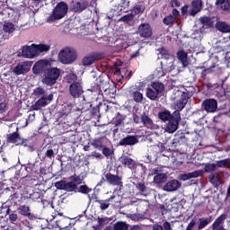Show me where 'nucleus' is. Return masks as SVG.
Masks as SVG:
<instances>
[{"label": "nucleus", "mask_w": 230, "mask_h": 230, "mask_svg": "<svg viewBox=\"0 0 230 230\" xmlns=\"http://www.w3.org/2000/svg\"><path fill=\"white\" fill-rule=\"evenodd\" d=\"M84 93V88L81 82L73 83L69 85V94L73 98H79Z\"/></svg>", "instance_id": "obj_10"}, {"label": "nucleus", "mask_w": 230, "mask_h": 230, "mask_svg": "<svg viewBox=\"0 0 230 230\" xmlns=\"http://www.w3.org/2000/svg\"><path fill=\"white\" fill-rule=\"evenodd\" d=\"M22 57L25 58H34L37 57V51L35 49V44L31 46L22 47Z\"/></svg>", "instance_id": "obj_15"}, {"label": "nucleus", "mask_w": 230, "mask_h": 230, "mask_svg": "<svg viewBox=\"0 0 230 230\" xmlns=\"http://www.w3.org/2000/svg\"><path fill=\"white\" fill-rule=\"evenodd\" d=\"M66 183L67 182L66 181H59L56 182V188H58V190H66Z\"/></svg>", "instance_id": "obj_61"}, {"label": "nucleus", "mask_w": 230, "mask_h": 230, "mask_svg": "<svg viewBox=\"0 0 230 230\" xmlns=\"http://www.w3.org/2000/svg\"><path fill=\"white\" fill-rule=\"evenodd\" d=\"M168 177L165 173H160L154 176L153 182L155 184H161L166 182Z\"/></svg>", "instance_id": "obj_43"}, {"label": "nucleus", "mask_w": 230, "mask_h": 230, "mask_svg": "<svg viewBox=\"0 0 230 230\" xmlns=\"http://www.w3.org/2000/svg\"><path fill=\"white\" fill-rule=\"evenodd\" d=\"M77 185L72 181L66 182L65 190L68 192H76Z\"/></svg>", "instance_id": "obj_54"}, {"label": "nucleus", "mask_w": 230, "mask_h": 230, "mask_svg": "<svg viewBox=\"0 0 230 230\" xmlns=\"http://www.w3.org/2000/svg\"><path fill=\"white\" fill-rule=\"evenodd\" d=\"M201 175H202V171H195V172H192L181 174V180L187 181V180H190L191 178H198Z\"/></svg>", "instance_id": "obj_31"}, {"label": "nucleus", "mask_w": 230, "mask_h": 230, "mask_svg": "<svg viewBox=\"0 0 230 230\" xmlns=\"http://www.w3.org/2000/svg\"><path fill=\"white\" fill-rule=\"evenodd\" d=\"M77 81V75L75 74H69L66 75V83L72 84L73 83H78Z\"/></svg>", "instance_id": "obj_60"}, {"label": "nucleus", "mask_w": 230, "mask_h": 230, "mask_svg": "<svg viewBox=\"0 0 230 230\" xmlns=\"http://www.w3.org/2000/svg\"><path fill=\"white\" fill-rule=\"evenodd\" d=\"M9 191L13 192V194L9 195V200H11L16 206L22 205V203L24 201V197L21 193V190L18 189V190H14V189L13 187H11V188H7V189H5V190H4V192H5V194H8Z\"/></svg>", "instance_id": "obj_5"}, {"label": "nucleus", "mask_w": 230, "mask_h": 230, "mask_svg": "<svg viewBox=\"0 0 230 230\" xmlns=\"http://www.w3.org/2000/svg\"><path fill=\"white\" fill-rule=\"evenodd\" d=\"M32 94H34V97L36 98H41L43 96H49L46 90L42 88L41 86L37 87L34 89Z\"/></svg>", "instance_id": "obj_45"}, {"label": "nucleus", "mask_w": 230, "mask_h": 230, "mask_svg": "<svg viewBox=\"0 0 230 230\" xmlns=\"http://www.w3.org/2000/svg\"><path fill=\"white\" fill-rule=\"evenodd\" d=\"M45 157H48L49 159L55 157L54 150L51 148L47 149V152H45ZM45 157H43V159H45Z\"/></svg>", "instance_id": "obj_63"}, {"label": "nucleus", "mask_w": 230, "mask_h": 230, "mask_svg": "<svg viewBox=\"0 0 230 230\" xmlns=\"http://www.w3.org/2000/svg\"><path fill=\"white\" fill-rule=\"evenodd\" d=\"M87 177V173L81 172L78 175L74 173L72 176L69 177V180L72 181L73 183L76 184V186L84 184V179Z\"/></svg>", "instance_id": "obj_24"}, {"label": "nucleus", "mask_w": 230, "mask_h": 230, "mask_svg": "<svg viewBox=\"0 0 230 230\" xmlns=\"http://www.w3.org/2000/svg\"><path fill=\"white\" fill-rule=\"evenodd\" d=\"M97 220V225H95V226H93V228L95 229H99L102 226H104L105 225H107L109 223V220L107 217H98L96 218Z\"/></svg>", "instance_id": "obj_53"}, {"label": "nucleus", "mask_w": 230, "mask_h": 230, "mask_svg": "<svg viewBox=\"0 0 230 230\" xmlns=\"http://www.w3.org/2000/svg\"><path fill=\"white\" fill-rule=\"evenodd\" d=\"M18 206H20V207H18V213H20L22 216H25V217L31 216V210L30 207H28L26 205H22V204H20Z\"/></svg>", "instance_id": "obj_35"}, {"label": "nucleus", "mask_w": 230, "mask_h": 230, "mask_svg": "<svg viewBox=\"0 0 230 230\" xmlns=\"http://www.w3.org/2000/svg\"><path fill=\"white\" fill-rule=\"evenodd\" d=\"M160 65L161 67L159 68L157 75L161 76H164L166 73H171L174 69L172 60L169 61V59H165L164 64V62H161Z\"/></svg>", "instance_id": "obj_14"}, {"label": "nucleus", "mask_w": 230, "mask_h": 230, "mask_svg": "<svg viewBox=\"0 0 230 230\" xmlns=\"http://www.w3.org/2000/svg\"><path fill=\"white\" fill-rule=\"evenodd\" d=\"M32 72L34 75L43 74L41 82L47 86H53L57 84L60 76V70L57 67L45 68V63L43 61H38L32 66Z\"/></svg>", "instance_id": "obj_1"}, {"label": "nucleus", "mask_w": 230, "mask_h": 230, "mask_svg": "<svg viewBox=\"0 0 230 230\" xmlns=\"http://www.w3.org/2000/svg\"><path fill=\"white\" fill-rule=\"evenodd\" d=\"M102 58V53H91L82 59L83 66H91Z\"/></svg>", "instance_id": "obj_13"}, {"label": "nucleus", "mask_w": 230, "mask_h": 230, "mask_svg": "<svg viewBox=\"0 0 230 230\" xmlns=\"http://www.w3.org/2000/svg\"><path fill=\"white\" fill-rule=\"evenodd\" d=\"M141 123L146 128H152L154 126L153 119L147 115L146 111L141 114Z\"/></svg>", "instance_id": "obj_27"}, {"label": "nucleus", "mask_w": 230, "mask_h": 230, "mask_svg": "<svg viewBox=\"0 0 230 230\" xmlns=\"http://www.w3.org/2000/svg\"><path fill=\"white\" fill-rule=\"evenodd\" d=\"M88 5H89V3L86 0H80L79 2H72L71 10L74 13H82L83 11L87 9Z\"/></svg>", "instance_id": "obj_18"}, {"label": "nucleus", "mask_w": 230, "mask_h": 230, "mask_svg": "<svg viewBox=\"0 0 230 230\" xmlns=\"http://www.w3.org/2000/svg\"><path fill=\"white\" fill-rule=\"evenodd\" d=\"M126 119V116H121L120 114H119V117H117L112 122L114 127H119V125H121L124 120Z\"/></svg>", "instance_id": "obj_59"}, {"label": "nucleus", "mask_w": 230, "mask_h": 230, "mask_svg": "<svg viewBox=\"0 0 230 230\" xmlns=\"http://www.w3.org/2000/svg\"><path fill=\"white\" fill-rule=\"evenodd\" d=\"M84 185L76 186L75 192L82 193V194H88L92 191V189H90L85 183H83Z\"/></svg>", "instance_id": "obj_51"}, {"label": "nucleus", "mask_w": 230, "mask_h": 230, "mask_svg": "<svg viewBox=\"0 0 230 230\" xmlns=\"http://www.w3.org/2000/svg\"><path fill=\"white\" fill-rule=\"evenodd\" d=\"M226 218L227 217L226 214H221L212 223V225L210 226V229H206V230H226L225 228V222Z\"/></svg>", "instance_id": "obj_8"}, {"label": "nucleus", "mask_w": 230, "mask_h": 230, "mask_svg": "<svg viewBox=\"0 0 230 230\" xmlns=\"http://www.w3.org/2000/svg\"><path fill=\"white\" fill-rule=\"evenodd\" d=\"M196 224H197V220L195 218L191 219L190 222L186 226L185 230H193Z\"/></svg>", "instance_id": "obj_64"}, {"label": "nucleus", "mask_w": 230, "mask_h": 230, "mask_svg": "<svg viewBox=\"0 0 230 230\" xmlns=\"http://www.w3.org/2000/svg\"><path fill=\"white\" fill-rule=\"evenodd\" d=\"M72 109L73 107L71 104L65 105L63 109H61L60 111L58 112V118L59 119L66 118L72 112Z\"/></svg>", "instance_id": "obj_30"}, {"label": "nucleus", "mask_w": 230, "mask_h": 230, "mask_svg": "<svg viewBox=\"0 0 230 230\" xmlns=\"http://www.w3.org/2000/svg\"><path fill=\"white\" fill-rule=\"evenodd\" d=\"M178 60L181 63L183 67H186L189 66V60H188V53L184 51L183 49L178 50L176 53Z\"/></svg>", "instance_id": "obj_26"}, {"label": "nucleus", "mask_w": 230, "mask_h": 230, "mask_svg": "<svg viewBox=\"0 0 230 230\" xmlns=\"http://www.w3.org/2000/svg\"><path fill=\"white\" fill-rule=\"evenodd\" d=\"M217 29L224 33H230V25L226 22H219L216 24Z\"/></svg>", "instance_id": "obj_34"}, {"label": "nucleus", "mask_w": 230, "mask_h": 230, "mask_svg": "<svg viewBox=\"0 0 230 230\" xmlns=\"http://www.w3.org/2000/svg\"><path fill=\"white\" fill-rule=\"evenodd\" d=\"M151 87L160 95L165 89V86L163 83L154 82L151 84Z\"/></svg>", "instance_id": "obj_38"}, {"label": "nucleus", "mask_w": 230, "mask_h": 230, "mask_svg": "<svg viewBox=\"0 0 230 230\" xmlns=\"http://www.w3.org/2000/svg\"><path fill=\"white\" fill-rule=\"evenodd\" d=\"M139 142L137 137L133 136V135H128L127 137H125L124 138L120 139L119 141V146H135L136 144H137Z\"/></svg>", "instance_id": "obj_17"}, {"label": "nucleus", "mask_w": 230, "mask_h": 230, "mask_svg": "<svg viewBox=\"0 0 230 230\" xmlns=\"http://www.w3.org/2000/svg\"><path fill=\"white\" fill-rule=\"evenodd\" d=\"M119 162L130 170H135L137 168L136 161H134V159L128 157V155H122L121 157H119Z\"/></svg>", "instance_id": "obj_21"}, {"label": "nucleus", "mask_w": 230, "mask_h": 230, "mask_svg": "<svg viewBox=\"0 0 230 230\" xmlns=\"http://www.w3.org/2000/svg\"><path fill=\"white\" fill-rule=\"evenodd\" d=\"M186 104L187 102L179 100L174 103V110L176 111H174L173 112H178L179 116H181V111L185 108Z\"/></svg>", "instance_id": "obj_47"}, {"label": "nucleus", "mask_w": 230, "mask_h": 230, "mask_svg": "<svg viewBox=\"0 0 230 230\" xmlns=\"http://www.w3.org/2000/svg\"><path fill=\"white\" fill-rule=\"evenodd\" d=\"M217 168H230V158L216 162Z\"/></svg>", "instance_id": "obj_48"}, {"label": "nucleus", "mask_w": 230, "mask_h": 230, "mask_svg": "<svg viewBox=\"0 0 230 230\" xmlns=\"http://www.w3.org/2000/svg\"><path fill=\"white\" fill-rule=\"evenodd\" d=\"M68 12V6L66 3L61 2L56 5L52 14L47 18V22H53L57 20L64 18Z\"/></svg>", "instance_id": "obj_3"}, {"label": "nucleus", "mask_w": 230, "mask_h": 230, "mask_svg": "<svg viewBox=\"0 0 230 230\" xmlns=\"http://www.w3.org/2000/svg\"><path fill=\"white\" fill-rule=\"evenodd\" d=\"M136 188L139 190L140 194L144 196H147L150 193V188L146 187L143 182L137 183Z\"/></svg>", "instance_id": "obj_36"}, {"label": "nucleus", "mask_w": 230, "mask_h": 230, "mask_svg": "<svg viewBox=\"0 0 230 230\" xmlns=\"http://www.w3.org/2000/svg\"><path fill=\"white\" fill-rule=\"evenodd\" d=\"M56 225H58V227L61 228V229H65V230H68L69 229V225H71L69 223V220L63 217L58 221H56Z\"/></svg>", "instance_id": "obj_41"}, {"label": "nucleus", "mask_w": 230, "mask_h": 230, "mask_svg": "<svg viewBox=\"0 0 230 230\" xmlns=\"http://www.w3.org/2000/svg\"><path fill=\"white\" fill-rule=\"evenodd\" d=\"M102 154L106 157L109 158L111 155H114V150L111 149L107 146H103L102 149Z\"/></svg>", "instance_id": "obj_56"}, {"label": "nucleus", "mask_w": 230, "mask_h": 230, "mask_svg": "<svg viewBox=\"0 0 230 230\" xmlns=\"http://www.w3.org/2000/svg\"><path fill=\"white\" fill-rule=\"evenodd\" d=\"M21 137L18 132H13L9 135H7V142L19 145L21 141Z\"/></svg>", "instance_id": "obj_32"}, {"label": "nucleus", "mask_w": 230, "mask_h": 230, "mask_svg": "<svg viewBox=\"0 0 230 230\" xmlns=\"http://www.w3.org/2000/svg\"><path fill=\"white\" fill-rule=\"evenodd\" d=\"M53 97L54 96L52 93L49 95H43V97H40V99L36 101V102H34L31 108L32 111H40V109L46 107L49 104V102L53 100Z\"/></svg>", "instance_id": "obj_7"}, {"label": "nucleus", "mask_w": 230, "mask_h": 230, "mask_svg": "<svg viewBox=\"0 0 230 230\" xmlns=\"http://www.w3.org/2000/svg\"><path fill=\"white\" fill-rule=\"evenodd\" d=\"M215 5L225 13H230V0H216Z\"/></svg>", "instance_id": "obj_25"}, {"label": "nucleus", "mask_w": 230, "mask_h": 230, "mask_svg": "<svg viewBox=\"0 0 230 230\" xmlns=\"http://www.w3.org/2000/svg\"><path fill=\"white\" fill-rule=\"evenodd\" d=\"M27 198L35 201V200H38L40 199V193L38 191L32 192V193L29 194V196H27Z\"/></svg>", "instance_id": "obj_62"}, {"label": "nucleus", "mask_w": 230, "mask_h": 230, "mask_svg": "<svg viewBox=\"0 0 230 230\" xmlns=\"http://www.w3.org/2000/svg\"><path fill=\"white\" fill-rule=\"evenodd\" d=\"M129 225L124 221H118L113 225V230H128Z\"/></svg>", "instance_id": "obj_46"}, {"label": "nucleus", "mask_w": 230, "mask_h": 230, "mask_svg": "<svg viewBox=\"0 0 230 230\" xmlns=\"http://www.w3.org/2000/svg\"><path fill=\"white\" fill-rule=\"evenodd\" d=\"M105 180L108 184L112 186H120L122 185V177L119 175L112 174L111 172L106 173Z\"/></svg>", "instance_id": "obj_16"}, {"label": "nucleus", "mask_w": 230, "mask_h": 230, "mask_svg": "<svg viewBox=\"0 0 230 230\" xmlns=\"http://www.w3.org/2000/svg\"><path fill=\"white\" fill-rule=\"evenodd\" d=\"M188 142L185 133L178 131L174 135V138L171 142V147L176 148L179 145H183Z\"/></svg>", "instance_id": "obj_12"}, {"label": "nucleus", "mask_w": 230, "mask_h": 230, "mask_svg": "<svg viewBox=\"0 0 230 230\" xmlns=\"http://www.w3.org/2000/svg\"><path fill=\"white\" fill-rule=\"evenodd\" d=\"M156 51L158 52V54L161 55L162 58H164L165 60L170 59L171 54L169 50H167L165 48L162 47L160 49H157Z\"/></svg>", "instance_id": "obj_50"}, {"label": "nucleus", "mask_w": 230, "mask_h": 230, "mask_svg": "<svg viewBox=\"0 0 230 230\" xmlns=\"http://www.w3.org/2000/svg\"><path fill=\"white\" fill-rule=\"evenodd\" d=\"M34 47L36 49L37 57L40 55V53L48 52L50 49V46L46 44H40V45L34 44Z\"/></svg>", "instance_id": "obj_40"}, {"label": "nucleus", "mask_w": 230, "mask_h": 230, "mask_svg": "<svg viewBox=\"0 0 230 230\" xmlns=\"http://www.w3.org/2000/svg\"><path fill=\"white\" fill-rule=\"evenodd\" d=\"M181 186V185L178 180H171L164 184L163 190L167 192H172L177 190Z\"/></svg>", "instance_id": "obj_22"}, {"label": "nucleus", "mask_w": 230, "mask_h": 230, "mask_svg": "<svg viewBox=\"0 0 230 230\" xmlns=\"http://www.w3.org/2000/svg\"><path fill=\"white\" fill-rule=\"evenodd\" d=\"M58 58L62 64L71 65L77 59V52L73 48L66 47L59 51Z\"/></svg>", "instance_id": "obj_2"}, {"label": "nucleus", "mask_w": 230, "mask_h": 230, "mask_svg": "<svg viewBox=\"0 0 230 230\" xmlns=\"http://www.w3.org/2000/svg\"><path fill=\"white\" fill-rule=\"evenodd\" d=\"M201 110L208 113H215L218 110V102L216 99H206L201 103Z\"/></svg>", "instance_id": "obj_6"}, {"label": "nucleus", "mask_w": 230, "mask_h": 230, "mask_svg": "<svg viewBox=\"0 0 230 230\" xmlns=\"http://www.w3.org/2000/svg\"><path fill=\"white\" fill-rule=\"evenodd\" d=\"M179 15L180 12L177 9H172V14L163 19V23L166 26H172Z\"/></svg>", "instance_id": "obj_19"}, {"label": "nucleus", "mask_w": 230, "mask_h": 230, "mask_svg": "<svg viewBox=\"0 0 230 230\" xmlns=\"http://www.w3.org/2000/svg\"><path fill=\"white\" fill-rule=\"evenodd\" d=\"M137 34L144 39H150L153 36V30L148 23H141L137 28Z\"/></svg>", "instance_id": "obj_9"}, {"label": "nucleus", "mask_w": 230, "mask_h": 230, "mask_svg": "<svg viewBox=\"0 0 230 230\" xmlns=\"http://www.w3.org/2000/svg\"><path fill=\"white\" fill-rule=\"evenodd\" d=\"M91 146L98 150H102V148L103 147V143H102V137H98V138H94L92 142H91Z\"/></svg>", "instance_id": "obj_49"}, {"label": "nucleus", "mask_w": 230, "mask_h": 230, "mask_svg": "<svg viewBox=\"0 0 230 230\" xmlns=\"http://www.w3.org/2000/svg\"><path fill=\"white\" fill-rule=\"evenodd\" d=\"M134 19H135V15L131 13H128L126 15H123L120 18V21L123 22L128 23V22H132Z\"/></svg>", "instance_id": "obj_58"}, {"label": "nucleus", "mask_w": 230, "mask_h": 230, "mask_svg": "<svg viewBox=\"0 0 230 230\" xmlns=\"http://www.w3.org/2000/svg\"><path fill=\"white\" fill-rule=\"evenodd\" d=\"M159 93L156 91H154L152 88L148 87L146 90V96L151 101H156L159 97Z\"/></svg>", "instance_id": "obj_37"}, {"label": "nucleus", "mask_w": 230, "mask_h": 230, "mask_svg": "<svg viewBox=\"0 0 230 230\" xmlns=\"http://www.w3.org/2000/svg\"><path fill=\"white\" fill-rule=\"evenodd\" d=\"M199 22L206 28H213L215 24L213 19L208 16L199 18Z\"/></svg>", "instance_id": "obj_33"}, {"label": "nucleus", "mask_w": 230, "mask_h": 230, "mask_svg": "<svg viewBox=\"0 0 230 230\" xmlns=\"http://www.w3.org/2000/svg\"><path fill=\"white\" fill-rule=\"evenodd\" d=\"M116 198L115 195L110 196L109 199H106L104 200L98 199V197L94 195V202L98 203L100 205V209L101 210H106L107 208H110V202H112V200Z\"/></svg>", "instance_id": "obj_23"}, {"label": "nucleus", "mask_w": 230, "mask_h": 230, "mask_svg": "<svg viewBox=\"0 0 230 230\" xmlns=\"http://www.w3.org/2000/svg\"><path fill=\"white\" fill-rule=\"evenodd\" d=\"M2 30L4 31V32L9 34H12L16 31L15 25L12 22L4 23V26H2Z\"/></svg>", "instance_id": "obj_39"}, {"label": "nucleus", "mask_w": 230, "mask_h": 230, "mask_svg": "<svg viewBox=\"0 0 230 230\" xmlns=\"http://www.w3.org/2000/svg\"><path fill=\"white\" fill-rule=\"evenodd\" d=\"M131 96L136 103H140L143 102V93H139L138 91L131 93Z\"/></svg>", "instance_id": "obj_52"}, {"label": "nucleus", "mask_w": 230, "mask_h": 230, "mask_svg": "<svg viewBox=\"0 0 230 230\" xmlns=\"http://www.w3.org/2000/svg\"><path fill=\"white\" fill-rule=\"evenodd\" d=\"M133 75V72L130 71L129 69L128 68H121V71H120V76L122 78H128L130 79Z\"/></svg>", "instance_id": "obj_55"}, {"label": "nucleus", "mask_w": 230, "mask_h": 230, "mask_svg": "<svg viewBox=\"0 0 230 230\" xmlns=\"http://www.w3.org/2000/svg\"><path fill=\"white\" fill-rule=\"evenodd\" d=\"M213 221L212 217L199 218L198 230H202Z\"/></svg>", "instance_id": "obj_29"}, {"label": "nucleus", "mask_w": 230, "mask_h": 230, "mask_svg": "<svg viewBox=\"0 0 230 230\" xmlns=\"http://www.w3.org/2000/svg\"><path fill=\"white\" fill-rule=\"evenodd\" d=\"M146 11V6L144 4H136L132 10L131 13L135 15L143 14Z\"/></svg>", "instance_id": "obj_42"}, {"label": "nucleus", "mask_w": 230, "mask_h": 230, "mask_svg": "<svg viewBox=\"0 0 230 230\" xmlns=\"http://www.w3.org/2000/svg\"><path fill=\"white\" fill-rule=\"evenodd\" d=\"M152 228L153 230H172L171 224L167 221L163 223V226L155 224Z\"/></svg>", "instance_id": "obj_44"}, {"label": "nucleus", "mask_w": 230, "mask_h": 230, "mask_svg": "<svg viewBox=\"0 0 230 230\" xmlns=\"http://www.w3.org/2000/svg\"><path fill=\"white\" fill-rule=\"evenodd\" d=\"M157 117L162 121L167 122V121H170L173 118V113H171V111H169L167 110L161 111L157 113Z\"/></svg>", "instance_id": "obj_28"}, {"label": "nucleus", "mask_w": 230, "mask_h": 230, "mask_svg": "<svg viewBox=\"0 0 230 230\" xmlns=\"http://www.w3.org/2000/svg\"><path fill=\"white\" fill-rule=\"evenodd\" d=\"M31 68V62H22L16 65V67L13 69V73L16 75H21L28 73Z\"/></svg>", "instance_id": "obj_11"}, {"label": "nucleus", "mask_w": 230, "mask_h": 230, "mask_svg": "<svg viewBox=\"0 0 230 230\" xmlns=\"http://www.w3.org/2000/svg\"><path fill=\"white\" fill-rule=\"evenodd\" d=\"M217 170V167L216 164H207L204 166V171L206 172H216Z\"/></svg>", "instance_id": "obj_57"}, {"label": "nucleus", "mask_w": 230, "mask_h": 230, "mask_svg": "<svg viewBox=\"0 0 230 230\" xmlns=\"http://www.w3.org/2000/svg\"><path fill=\"white\" fill-rule=\"evenodd\" d=\"M181 120V117L179 116V112H172V118L170 120H168V123L165 126V131L170 134H172L175 131H177Z\"/></svg>", "instance_id": "obj_4"}, {"label": "nucleus", "mask_w": 230, "mask_h": 230, "mask_svg": "<svg viewBox=\"0 0 230 230\" xmlns=\"http://www.w3.org/2000/svg\"><path fill=\"white\" fill-rule=\"evenodd\" d=\"M191 10L189 14L190 16H196L199 13L202 11L203 2L202 0H193L190 4Z\"/></svg>", "instance_id": "obj_20"}]
</instances>
